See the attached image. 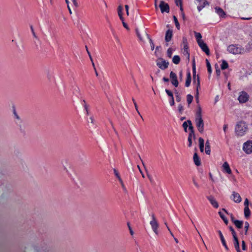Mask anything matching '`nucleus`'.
Returning <instances> with one entry per match:
<instances>
[{"label": "nucleus", "instance_id": "09e8293b", "mask_svg": "<svg viewBox=\"0 0 252 252\" xmlns=\"http://www.w3.org/2000/svg\"><path fill=\"white\" fill-rule=\"evenodd\" d=\"M206 66H207V70H208V73L210 74H211V73H212V68H211V64L210 63H208V64Z\"/></svg>", "mask_w": 252, "mask_h": 252}, {"label": "nucleus", "instance_id": "680f3d73", "mask_svg": "<svg viewBox=\"0 0 252 252\" xmlns=\"http://www.w3.org/2000/svg\"><path fill=\"white\" fill-rule=\"evenodd\" d=\"M125 7L126 15L127 16H128L129 15V11H128L129 6L128 5L126 4L125 5Z\"/></svg>", "mask_w": 252, "mask_h": 252}, {"label": "nucleus", "instance_id": "2f4dec72", "mask_svg": "<svg viewBox=\"0 0 252 252\" xmlns=\"http://www.w3.org/2000/svg\"><path fill=\"white\" fill-rule=\"evenodd\" d=\"M184 54L185 56H187L188 59L189 60V47H184Z\"/></svg>", "mask_w": 252, "mask_h": 252}, {"label": "nucleus", "instance_id": "a211bd4d", "mask_svg": "<svg viewBox=\"0 0 252 252\" xmlns=\"http://www.w3.org/2000/svg\"><path fill=\"white\" fill-rule=\"evenodd\" d=\"M217 232L219 235V236L220 237V239L221 240L222 245L224 247V248L226 251H228L229 250L228 247H227L226 242L224 239V238L223 237V235L221 231L219 230H218Z\"/></svg>", "mask_w": 252, "mask_h": 252}, {"label": "nucleus", "instance_id": "1a4fd4ad", "mask_svg": "<svg viewBox=\"0 0 252 252\" xmlns=\"http://www.w3.org/2000/svg\"><path fill=\"white\" fill-rule=\"evenodd\" d=\"M159 7L160 9L161 12L162 13L164 12L168 13L169 12L170 8L168 4L163 0L160 1Z\"/></svg>", "mask_w": 252, "mask_h": 252}, {"label": "nucleus", "instance_id": "cd10ccee", "mask_svg": "<svg viewBox=\"0 0 252 252\" xmlns=\"http://www.w3.org/2000/svg\"><path fill=\"white\" fill-rule=\"evenodd\" d=\"M219 214L221 219L223 220L225 224L227 225L228 223V220L227 218L220 211L219 212Z\"/></svg>", "mask_w": 252, "mask_h": 252}, {"label": "nucleus", "instance_id": "0e129e2a", "mask_svg": "<svg viewBox=\"0 0 252 252\" xmlns=\"http://www.w3.org/2000/svg\"><path fill=\"white\" fill-rule=\"evenodd\" d=\"M229 215L231 218V221L234 223V221H236L237 220L235 219V218L232 213H230Z\"/></svg>", "mask_w": 252, "mask_h": 252}, {"label": "nucleus", "instance_id": "603ef678", "mask_svg": "<svg viewBox=\"0 0 252 252\" xmlns=\"http://www.w3.org/2000/svg\"><path fill=\"white\" fill-rule=\"evenodd\" d=\"M176 101L177 102H180L181 101V96H180V95L177 92L176 93Z\"/></svg>", "mask_w": 252, "mask_h": 252}, {"label": "nucleus", "instance_id": "9d476101", "mask_svg": "<svg viewBox=\"0 0 252 252\" xmlns=\"http://www.w3.org/2000/svg\"><path fill=\"white\" fill-rule=\"evenodd\" d=\"M170 78L172 84L175 87H177L179 85V82L177 79V76L173 71H171L170 73Z\"/></svg>", "mask_w": 252, "mask_h": 252}, {"label": "nucleus", "instance_id": "20e7f679", "mask_svg": "<svg viewBox=\"0 0 252 252\" xmlns=\"http://www.w3.org/2000/svg\"><path fill=\"white\" fill-rule=\"evenodd\" d=\"M151 217L152 220L150 221V224L151 225L153 231L157 234H158V223L157 220H156V217L154 214H152Z\"/></svg>", "mask_w": 252, "mask_h": 252}, {"label": "nucleus", "instance_id": "864d4df0", "mask_svg": "<svg viewBox=\"0 0 252 252\" xmlns=\"http://www.w3.org/2000/svg\"><path fill=\"white\" fill-rule=\"evenodd\" d=\"M114 172L115 176L117 177V178L118 179H119V178H121L118 171L116 169H114Z\"/></svg>", "mask_w": 252, "mask_h": 252}, {"label": "nucleus", "instance_id": "4be33fe9", "mask_svg": "<svg viewBox=\"0 0 252 252\" xmlns=\"http://www.w3.org/2000/svg\"><path fill=\"white\" fill-rule=\"evenodd\" d=\"M191 81V74L189 71H188L187 73V79L186 80L185 86L187 87H189L190 86Z\"/></svg>", "mask_w": 252, "mask_h": 252}, {"label": "nucleus", "instance_id": "473e14b6", "mask_svg": "<svg viewBox=\"0 0 252 252\" xmlns=\"http://www.w3.org/2000/svg\"><path fill=\"white\" fill-rule=\"evenodd\" d=\"M193 96L190 94H189L187 96V100L189 105L193 100Z\"/></svg>", "mask_w": 252, "mask_h": 252}, {"label": "nucleus", "instance_id": "39448f33", "mask_svg": "<svg viewBox=\"0 0 252 252\" xmlns=\"http://www.w3.org/2000/svg\"><path fill=\"white\" fill-rule=\"evenodd\" d=\"M243 150L247 154L252 153V140H248L243 146Z\"/></svg>", "mask_w": 252, "mask_h": 252}, {"label": "nucleus", "instance_id": "f03ea898", "mask_svg": "<svg viewBox=\"0 0 252 252\" xmlns=\"http://www.w3.org/2000/svg\"><path fill=\"white\" fill-rule=\"evenodd\" d=\"M135 31L137 36L140 41H143V36H145L149 39L151 50L153 51L155 48V45L152 39L150 38V35L145 31H144L142 33L140 32L138 29H136Z\"/></svg>", "mask_w": 252, "mask_h": 252}, {"label": "nucleus", "instance_id": "9b49d317", "mask_svg": "<svg viewBox=\"0 0 252 252\" xmlns=\"http://www.w3.org/2000/svg\"><path fill=\"white\" fill-rule=\"evenodd\" d=\"M195 1L198 3L197 9L199 12L206 5H209V3L207 0H195Z\"/></svg>", "mask_w": 252, "mask_h": 252}, {"label": "nucleus", "instance_id": "bf43d9fd", "mask_svg": "<svg viewBox=\"0 0 252 252\" xmlns=\"http://www.w3.org/2000/svg\"><path fill=\"white\" fill-rule=\"evenodd\" d=\"M118 180H119V182H120V183H121V184L122 185V188L124 189H125L126 188H125V185L124 184V183H123V181L122 178H119V179Z\"/></svg>", "mask_w": 252, "mask_h": 252}, {"label": "nucleus", "instance_id": "7c9ffc66", "mask_svg": "<svg viewBox=\"0 0 252 252\" xmlns=\"http://www.w3.org/2000/svg\"><path fill=\"white\" fill-rule=\"evenodd\" d=\"M251 214V212L249 209V207H246L244 208V215L245 218H248L250 217Z\"/></svg>", "mask_w": 252, "mask_h": 252}, {"label": "nucleus", "instance_id": "79ce46f5", "mask_svg": "<svg viewBox=\"0 0 252 252\" xmlns=\"http://www.w3.org/2000/svg\"><path fill=\"white\" fill-rule=\"evenodd\" d=\"M189 126V123L187 121L184 122L183 124V127L184 129V130L186 132H187V127Z\"/></svg>", "mask_w": 252, "mask_h": 252}, {"label": "nucleus", "instance_id": "c03bdc74", "mask_svg": "<svg viewBox=\"0 0 252 252\" xmlns=\"http://www.w3.org/2000/svg\"><path fill=\"white\" fill-rule=\"evenodd\" d=\"M252 49V42H250L246 46V50L248 51H250Z\"/></svg>", "mask_w": 252, "mask_h": 252}, {"label": "nucleus", "instance_id": "e2e57ef3", "mask_svg": "<svg viewBox=\"0 0 252 252\" xmlns=\"http://www.w3.org/2000/svg\"><path fill=\"white\" fill-rule=\"evenodd\" d=\"M175 3L177 6L182 4V0H175Z\"/></svg>", "mask_w": 252, "mask_h": 252}, {"label": "nucleus", "instance_id": "c85d7f7f", "mask_svg": "<svg viewBox=\"0 0 252 252\" xmlns=\"http://www.w3.org/2000/svg\"><path fill=\"white\" fill-rule=\"evenodd\" d=\"M172 62L174 63L178 64L180 62V57L178 55H175L173 57Z\"/></svg>", "mask_w": 252, "mask_h": 252}, {"label": "nucleus", "instance_id": "6ab92c4d", "mask_svg": "<svg viewBox=\"0 0 252 252\" xmlns=\"http://www.w3.org/2000/svg\"><path fill=\"white\" fill-rule=\"evenodd\" d=\"M193 83L195 85L196 90H199L200 87V80L198 75L197 76H193Z\"/></svg>", "mask_w": 252, "mask_h": 252}, {"label": "nucleus", "instance_id": "f8f14e48", "mask_svg": "<svg viewBox=\"0 0 252 252\" xmlns=\"http://www.w3.org/2000/svg\"><path fill=\"white\" fill-rule=\"evenodd\" d=\"M160 61L157 62V66L162 70H164L167 68L168 66L169 63L163 59H160Z\"/></svg>", "mask_w": 252, "mask_h": 252}, {"label": "nucleus", "instance_id": "4468645a", "mask_svg": "<svg viewBox=\"0 0 252 252\" xmlns=\"http://www.w3.org/2000/svg\"><path fill=\"white\" fill-rule=\"evenodd\" d=\"M198 46L201 49V50L205 53L207 55H210L209 49L207 44L202 41L198 43Z\"/></svg>", "mask_w": 252, "mask_h": 252}, {"label": "nucleus", "instance_id": "58836bf2", "mask_svg": "<svg viewBox=\"0 0 252 252\" xmlns=\"http://www.w3.org/2000/svg\"><path fill=\"white\" fill-rule=\"evenodd\" d=\"M172 53H173V50L172 48H169L167 51V56L169 57V58H171L172 56Z\"/></svg>", "mask_w": 252, "mask_h": 252}, {"label": "nucleus", "instance_id": "49530a36", "mask_svg": "<svg viewBox=\"0 0 252 252\" xmlns=\"http://www.w3.org/2000/svg\"><path fill=\"white\" fill-rule=\"evenodd\" d=\"M178 111L179 112V113L180 114H182L183 113V110H184V108H183V106L182 104H179L178 105Z\"/></svg>", "mask_w": 252, "mask_h": 252}, {"label": "nucleus", "instance_id": "8fccbe9b", "mask_svg": "<svg viewBox=\"0 0 252 252\" xmlns=\"http://www.w3.org/2000/svg\"><path fill=\"white\" fill-rule=\"evenodd\" d=\"M242 248L243 250H244V251H246L247 249L245 241H244V240H243L242 241Z\"/></svg>", "mask_w": 252, "mask_h": 252}, {"label": "nucleus", "instance_id": "423d86ee", "mask_svg": "<svg viewBox=\"0 0 252 252\" xmlns=\"http://www.w3.org/2000/svg\"><path fill=\"white\" fill-rule=\"evenodd\" d=\"M249 95L245 91H242L239 93L238 99L240 103H244L248 101Z\"/></svg>", "mask_w": 252, "mask_h": 252}, {"label": "nucleus", "instance_id": "b1692460", "mask_svg": "<svg viewBox=\"0 0 252 252\" xmlns=\"http://www.w3.org/2000/svg\"><path fill=\"white\" fill-rule=\"evenodd\" d=\"M205 152L207 155H210L211 153V147L210 143L208 140H207L205 143Z\"/></svg>", "mask_w": 252, "mask_h": 252}, {"label": "nucleus", "instance_id": "dca6fc26", "mask_svg": "<svg viewBox=\"0 0 252 252\" xmlns=\"http://www.w3.org/2000/svg\"><path fill=\"white\" fill-rule=\"evenodd\" d=\"M231 199L236 203H240L242 201V198L239 193L235 191L232 192Z\"/></svg>", "mask_w": 252, "mask_h": 252}, {"label": "nucleus", "instance_id": "13d9d810", "mask_svg": "<svg viewBox=\"0 0 252 252\" xmlns=\"http://www.w3.org/2000/svg\"><path fill=\"white\" fill-rule=\"evenodd\" d=\"M30 28H31V31L32 32V33L33 35V36L35 38H36V34H35V33L34 32V29H33V26H30Z\"/></svg>", "mask_w": 252, "mask_h": 252}, {"label": "nucleus", "instance_id": "5fc2aeb1", "mask_svg": "<svg viewBox=\"0 0 252 252\" xmlns=\"http://www.w3.org/2000/svg\"><path fill=\"white\" fill-rule=\"evenodd\" d=\"M179 6H180V10L181 11V12H182V15L183 18H184L185 14H184V11H183V4H180V5H179Z\"/></svg>", "mask_w": 252, "mask_h": 252}, {"label": "nucleus", "instance_id": "a18cd8bd", "mask_svg": "<svg viewBox=\"0 0 252 252\" xmlns=\"http://www.w3.org/2000/svg\"><path fill=\"white\" fill-rule=\"evenodd\" d=\"M165 92L166 93V94H167V95L169 96H170L171 97H173V94L172 92L171 91H170V90H169L168 89H166L165 90Z\"/></svg>", "mask_w": 252, "mask_h": 252}, {"label": "nucleus", "instance_id": "ddd939ff", "mask_svg": "<svg viewBox=\"0 0 252 252\" xmlns=\"http://www.w3.org/2000/svg\"><path fill=\"white\" fill-rule=\"evenodd\" d=\"M173 37V31L171 29L168 30L166 32L165 36V40L166 41V46L169 45L168 42L171 40Z\"/></svg>", "mask_w": 252, "mask_h": 252}, {"label": "nucleus", "instance_id": "69168bd1", "mask_svg": "<svg viewBox=\"0 0 252 252\" xmlns=\"http://www.w3.org/2000/svg\"><path fill=\"white\" fill-rule=\"evenodd\" d=\"M245 207H249V200L247 198H246L244 202Z\"/></svg>", "mask_w": 252, "mask_h": 252}, {"label": "nucleus", "instance_id": "f3484780", "mask_svg": "<svg viewBox=\"0 0 252 252\" xmlns=\"http://www.w3.org/2000/svg\"><path fill=\"white\" fill-rule=\"evenodd\" d=\"M216 13L220 17L225 18L226 13L224 10L220 7H216L215 8Z\"/></svg>", "mask_w": 252, "mask_h": 252}, {"label": "nucleus", "instance_id": "72a5a7b5", "mask_svg": "<svg viewBox=\"0 0 252 252\" xmlns=\"http://www.w3.org/2000/svg\"><path fill=\"white\" fill-rule=\"evenodd\" d=\"M195 118H202L201 109L200 107H198V110L196 111Z\"/></svg>", "mask_w": 252, "mask_h": 252}, {"label": "nucleus", "instance_id": "c756f323", "mask_svg": "<svg viewBox=\"0 0 252 252\" xmlns=\"http://www.w3.org/2000/svg\"><path fill=\"white\" fill-rule=\"evenodd\" d=\"M220 67L222 70H224L227 68L228 67V63L225 60H222Z\"/></svg>", "mask_w": 252, "mask_h": 252}, {"label": "nucleus", "instance_id": "5701e85b", "mask_svg": "<svg viewBox=\"0 0 252 252\" xmlns=\"http://www.w3.org/2000/svg\"><path fill=\"white\" fill-rule=\"evenodd\" d=\"M198 142H199V146L200 151L202 153L204 151V139L201 137H199L198 139Z\"/></svg>", "mask_w": 252, "mask_h": 252}, {"label": "nucleus", "instance_id": "412c9836", "mask_svg": "<svg viewBox=\"0 0 252 252\" xmlns=\"http://www.w3.org/2000/svg\"><path fill=\"white\" fill-rule=\"evenodd\" d=\"M193 158V162L196 166H198L201 165L200 158L198 156V155L196 153H195L194 154Z\"/></svg>", "mask_w": 252, "mask_h": 252}, {"label": "nucleus", "instance_id": "338daca9", "mask_svg": "<svg viewBox=\"0 0 252 252\" xmlns=\"http://www.w3.org/2000/svg\"><path fill=\"white\" fill-rule=\"evenodd\" d=\"M73 3V5L76 7H77L78 6V4L76 1V0H71Z\"/></svg>", "mask_w": 252, "mask_h": 252}, {"label": "nucleus", "instance_id": "052dcab7", "mask_svg": "<svg viewBox=\"0 0 252 252\" xmlns=\"http://www.w3.org/2000/svg\"><path fill=\"white\" fill-rule=\"evenodd\" d=\"M134 107L135 108V109L136 110V111L137 112V113H138V114L140 116L141 118L143 119V118L141 116V115H140L138 110V107H137V105L136 104V102H134Z\"/></svg>", "mask_w": 252, "mask_h": 252}, {"label": "nucleus", "instance_id": "e433bc0d", "mask_svg": "<svg viewBox=\"0 0 252 252\" xmlns=\"http://www.w3.org/2000/svg\"><path fill=\"white\" fill-rule=\"evenodd\" d=\"M188 122L189 123V132H194L193 129V127L192 125V123L190 120H188Z\"/></svg>", "mask_w": 252, "mask_h": 252}, {"label": "nucleus", "instance_id": "2eb2a0df", "mask_svg": "<svg viewBox=\"0 0 252 252\" xmlns=\"http://www.w3.org/2000/svg\"><path fill=\"white\" fill-rule=\"evenodd\" d=\"M207 198L211 204L213 206V207L215 208H218L219 207V204L214 196L210 195L207 196Z\"/></svg>", "mask_w": 252, "mask_h": 252}, {"label": "nucleus", "instance_id": "7ed1b4c3", "mask_svg": "<svg viewBox=\"0 0 252 252\" xmlns=\"http://www.w3.org/2000/svg\"><path fill=\"white\" fill-rule=\"evenodd\" d=\"M227 50L230 53L233 54H242L243 52V49L241 47L233 44L228 46Z\"/></svg>", "mask_w": 252, "mask_h": 252}, {"label": "nucleus", "instance_id": "a19ab883", "mask_svg": "<svg viewBox=\"0 0 252 252\" xmlns=\"http://www.w3.org/2000/svg\"><path fill=\"white\" fill-rule=\"evenodd\" d=\"M192 73H193V76H197L196 75V67H195L194 60L193 61V63H192Z\"/></svg>", "mask_w": 252, "mask_h": 252}, {"label": "nucleus", "instance_id": "0eeeda50", "mask_svg": "<svg viewBox=\"0 0 252 252\" xmlns=\"http://www.w3.org/2000/svg\"><path fill=\"white\" fill-rule=\"evenodd\" d=\"M123 8L122 5H119L118 7V14L120 20L122 21L123 26L127 30H129L128 25L124 21V18L123 16Z\"/></svg>", "mask_w": 252, "mask_h": 252}, {"label": "nucleus", "instance_id": "3c124183", "mask_svg": "<svg viewBox=\"0 0 252 252\" xmlns=\"http://www.w3.org/2000/svg\"><path fill=\"white\" fill-rule=\"evenodd\" d=\"M188 137H189L190 138H191V139H194L195 138L194 132H189V134Z\"/></svg>", "mask_w": 252, "mask_h": 252}, {"label": "nucleus", "instance_id": "a878e982", "mask_svg": "<svg viewBox=\"0 0 252 252\" xmlns=\"http://www.w3.org/2000/svg\"><path fill=\"white\" fill-rule=\"evenodd\" d=\"M235 226L238 228H242L243 227V221L242 220H236L234 222Z\"/></svg>", "mask_w": 252, "mask_h": 252}, {"label": "nucleus", "instance_id": "774afa93", "mask_svg": "<svg viewBox=\"0 0 252 252\" xmlns=\"http://www.w3.org/2000/svg\"><path fill=\"white\" fill-rule=\"evenodd\" d=\"M13 113H14V116L15 117V118L19 120L20 119V118L18 116V115H17V114L16 113L15 110H14Z\"/></svg>", "mask_w": 252, "mask_h": 252}, {"label": "nucleus", "instance_id": "37998d69", "mask_svg": "<svg viewBox=\"0 0 252 252\" xmlns=\"http://www.w3.org/2000/svg\"><path fill=\"white\" fill-rule=\"evenodd\" d=\"M183 44H184V47H187L188 46V40L187 38L186 37H183Z\"/></svg>", "mask_w": 252, "mask_h": 252}, {"label": "nucleus", "instance_id": "6e6552de", "mask_svg": "<svg viewBox=\"0 0 252 252\" xmlns=\"http://www.w3.org/2000/svg\"><path fill=\"white\" fill-rule=\"evenodd\" d=\"M196 126L200 133L204 131V123L202 118H195Z\"/></svg>", "mask_w": 252, "mask_h": 252}, {"label": "nucleus", "instance_id": "6e6d98bb", "mask_svg": "<svg viewBox=\"0 0 252 252\" xmlns=\"http://www.w3.org/2000/svg\"><path fill=\"white\" fill-rule=\"evenodd\" d=\"M169 103L171 106H173L175 104L174 96L173 97H171V100L169 101Z\"/></svg>", "mask_w": 252, "mask_h": 252}, {"label": "nucleus", "instance_id": "ea45409f", "mask_svg": "<svg viewBox=\"0 0 252 252\" xmlns=\"http://www.w3.org/2000/svg\"><path fill=\"white\" fill-rule=\"evenodd\" d=\"M249 228V223L248 221H246L245 222V227H244L245 230V235L247 234V232H248Z\"/></svg>", "mask_w": 252, "mask_h": 252}, {"label": "nucleus", "instance_id": "c9c22d12", "mask_svg": "<svg viewBox=\"0 0 252 252\" xmlns=\"http://www.w3.org/2000/svg\"><path fill=\"white\" fill-rule=\"evenodd\" d=\"M82 104L86 110V114L87 115H89L88 106L87 105L85 100H83Z\"/></svg>", "mask_w": 252, "mask_h": 252}, {"label": "nucleus", "instance_id": "f257e3e1", "mask_svg": "<svg viewBox=\"0 0 252 252\" xmlns=\"http://www.w3.org/2000/svg\"><path fill=\"white\" fill-rule=\"evenodd\" d=\"M248 129L247 124L244 121H240L235 126V133L238 136H242L245 134Z\"/></svg>", "mask_w": 252, "mask_h": 252}, {"label": "nucleus", "instance_id": "393cba45", "mask_svg": "<svg viewBox=\"0 0 252 252\" xmlns=\"http://www.w3.org/2000/svg\"><path fill=\"white\" fill-rule=\"evenodd\" d=\"M233 239H234V246L235 250L239 251V249H240V245H239V242L238 237L237 236V237H233Z\"/></svg>", "mask_w": 252, "mask_h": 252}, {"label": "nucleus", "instance_id": "4d7b16f0", "mask_svg": "<svg viewBox=\"0 0 252 252\" xmlns=\"http://www.w3.org/2000/svg\"><path fill=\"white\" fill-rule=\"evenodd\" d=\"M188 142H189L188 146L189 147H191V146H192V139L190 138L189 137H188Z\"/></svg>", "mask_w": 252, "mask_h": 252}, {"label": "nucleus", "instance_id": "bb28decb", "mask_svg": "<svg viewBox=\"0 0 252 252\" xmlns=\"http://www.w3.org/2000/svg\"><path fill=\"white\" fill-rule=\"evenodd\" d=\"M194 35H195V37L196 38L197 43H198L199 42L202 41L201 40L202 35L199 32H194Z\"/></svg>", "mask_w": 252, "mask_h": 252}, {"label": "nucleus", "instance_id": "4c0bfd02", "mask_svg": "<svg viewBox=\"0 0 252 252\" xmlns=\"http://www.w3.org/2000/svg\"><path fill=\"white\" fill-rule=\"evenodd\" d=\"M229 229L230 230V231L231 232L233 238L237 236V234H236V233L235 230L234 229V228H233L232 226H230L229 227Z\"/></svg>", "mask_w": 252, "mask_h": 252}, {"label": "nucleus", "instance_id": "de8ad7c7", "mask_svg": "<svg viewBox=\"0 0 252 252\" xmlns=\"http://www.w3.org/2000/svg\"><path fill=\"white\" fill-rule=\"evenodd\" d=\"M195 98L196 102L198 103V102H199V90H196Z\"/></svg>", "mask_w": 252, "mask_h": 252}, {"label": "nucleus", "instance_id": "f704fd0d", "mask_svg": "<svg viewBox=\"0 0 252 252\" xmlns=\"http://www.w3.org/2000/svg\"><path fill=\"white\" fill-rule=\"evenodd\" d=\"M173 18H174V22H175V26H176V28L178 30H179L180 28V24H179V23L178 22L177 18L175 16H173Z\"/></svg>", "mask_w": 252, "mask_h": 252}, {"label": "nucleus", "instance_id": "aec40b11", "mask_svg": "<svg viewBox=\"0 0 252 252\" xmlns=\"http://www.w3.org/2000/svg\"><path fill=\"white\" fill-rule=\"evenodd\" d=\"M222 168L224 172L228 173V174H231L232 173V171L230 168L229 164L227 161H225L223 163L222 165Z\"/></svg>", "mask_w": 252, "mask_h": 252}]
</instances>
